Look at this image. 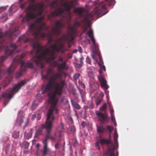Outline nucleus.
<instances>
[{
	"mask_svg": "<svg viewBox=\"0 0 156 156\" xmlns=\"http://www.w3.org/2000/svg\"><path fill=\"white\" fill-rule=\"evenodd\" d=\"M52 75L50 77L49 80L46 85L44 88H42V94H44L49 91L52 88V86H54V90L50 92L48 94L49 97V101L51 105L57 106V103L58 101V98L57 95H61L63 88L66 86V83L64 80H61L58 83H57V79H60L62 75L60 73L62 71Z\"/></svg>",
	"mask_w": 156,
	"mask_h": 156,
	"instance_id": "nucleus-3",
	"label": "nucleus"
},
{
	"mask_svg": "<svg viewBox=\"0 0 156 156\" xmlns=\"http://www.w3.org/2000/svg\"><path fill=\"white\" fill-rule=\"evenodd\" d=\"M66 35H64L62 37L59 38L58 39L55 41V43L50 46V48L52 50L51 51L49 48H47L44 50V47L41 45V44L37 42H34L32 44V46L33 48V51H31V53L32 54L34 51H35V54L36 55L40 54V55H37V57L34 58V60L35 61L36 63L38 64L37 60L40 61L41 60L43 61H47L49 58V59L54 60L56 58V56L55 55V52H58L61 51L64 47V45L62 43H59V41L62 40L64 39H66Z\"/></svg>",
	"mask_w": 156,
	"mask_h": 156,
	"instance_id": "nucleus-2",
	"label": "nucleus"
},
{
	"mask_svg": "<svg viewBox=\"0 0 156 156\" xmlns=\"http://www.w3.org/2000/svg\"><path fill=\"white\" fill-rule=\"evenodd\" d=\"M69 130H70V132L72 133L74 132L76 130L75 128V127L74 126H73L70 127L69 128Z\"/></svg>",
	"mask_w": 156,
	"mask_h": 156,
	"instance_id": "nucleus-44",
	"label": "nucleus"
},
{
	"mask_svg": "<svg viewBox=\"0 0 156 156\" xmlns=\"http://www.w3.org/2000/svg\"><path fill=\"white\" fill-rule=\"evenodd\" d=\"M64 12L65 10L63 9L60 7H58L48 15V19L51 20L54 17L61 16Z\"/></svg>",
	"mask_w": 156,
	"mask_h": 156,
	"instance_id": "nucleus-11",
	"label": "nucleus"
},
{
	"mask_svg": "<svg viewBox=\"0 0 156 156\" xmlns=\"http://www.w3.org/2000/svg\"><path fill=\"white\" fill-rule=\"evenodd\" d=\"M96 114L98 117L99 121L103 124L108 119V115L106 114H104L98 111L96 112Z\"/></svg>",
	"mask_w": 156,
	"mask_h": 156,
	"instance_id": "nucleus-14",
	"label": "nucleus"
},
{
	"mask_svg": "<svg viewBox=\"0 0 156 156\" xmlns=\"http://www.w3.org/2000/svg\"><path fill=\"white\" fill-rule=\"evenodd\" d=\"M58 112L57 106L51 105L47 112L46 120V133L45 137L42 142L45 141L48 142V139L51 140L55 139V133L53 135L51 133V130L52 128V123L56 119L57 114Z\"/></svg>",
	"mask_w": 156,
	"mask_h": 156,
	"instance_id": "nucleus-5",
	"label": "nucleus"
},
{
	"mask_svg": "<svg viewBox=\"0 0 156 156\" xmlns=\"http://www.w3.org/2000/svg\"><path fill=\"white\" fill-rule=\"evenodd\" d=\"M9 148L10 145H7L6 147L5 150L6 154H9Z\"/></svg>",
	"mask_w": 156,
	"mask_h": 156,
	"instance_id": "nucleus-39",
	"label": "nucleus"
},
{
	"mask_svg": "<svg viewBox=\"0 0 156 156\" xmlns=\"http://www.w3.org/2000/svg\"><path fill=\"white\" fill-rule=\"evenodd\" d=\"M41 112H39L37 113V120H39L41 118Z\"/></svg>",
	"mask_w": 156,
	"mask_h": 156,
	"instance_id": "nucleus-47",
	"label": "nucleus"
},
{
	"mask_svg": "<svg viewBox=\"0 0 156 156\" xmlns=\"http://www.w3.org/2000/svg\"><path fill=\"white\" fill-rule=\"evenodd\" d=\"M37 56L34 57L32 58L30 61H28L27 62L25 63L23 61H22L21 64L20 66V72H16V78H19L22 75V73H24L27 68H30L32 69L34 67V64H35L37 66L40 67L41 69L44 68V64L42 60H41L40 61L38 60V64L36 63L35 61L34 60V58H36Z\"/></svg>",
	"mask_w": 156,
	"mask_h": 156,
	"instance_id": "nucleus-6",
	"label": "nucleus"
},
{
	"mask_svg": "<svg viewBox=\"0 0 156 156\" xmlns=\"http://www.w3.org/2000/svg\"><path fill=\"white\" fill-rule=\"evenodd\" d=\"M78 50H79V52L80 53H81L82 52V48L80 47H78Z\"/></svg>",
	"mask_w": 156,
	"mask_h": 156,
	"instance_id": "nucleus-64",
	"label": "nucleus"
},
{
	"mask_svg": "<svg viewBox=\"0 0 156 156\" xmlns=\"http://www.w3.org/2000/svg\"><path fill=\"white\" fill-rule=\"evenodd\" d=\"M28 38L25 35H23L20 37L18 41L21 42L26 43L28 41Z\"/></svg>",
	"mask_w": 156,
	"mask_h": 156,
	"instance_id": "nucleus-26",
	"label": "nucleus"
},
{
	"mask_svg": "<svg viewBox=\"0 0 156 156\" xmlns=\"http://www.w3.org/2000/svg\"><path fill=\"white\" fill-rule=\"evenodd\" d=\"M63 131L62 130H59V136L60 137H61V136H62L61 133L63 132Z\"/></svg>",
	"mask_w": 156,
	"mask_h": 156,
	"instance_id": "nucleus-60",
	"label": "nucleus"
},
{
	"mask_svg": "<svg viewBox=\"0 0 156 156\" xmlns=\"http://www.w3.org/2000/svg\"><path fill=\"white\" fill-rule=\"evenodd\" d=\"M114 0H105V1L101 2L99 4L97 9V13L101 16L106 14L108 12L106 6V3L109 6L114 4Z\"/></svg>",
	"mask_w": 156,
	"mask_h": 156,
	"instance_id": "nucleus-8",
	"label": "nucleus"
},
{
	"mask_svg": "<svg viewBox=\"0 0 156 156\" xmlns=\"http://www.w3.org/2000/svg\"><path fill=\"white\" fill-rule=\"evenodd\" d=\"M99 72L100 75L99 76H101V75H103L102 74V71L101 69H100Z\"/></svg>",
	"mask_w": 156,
	"mask_h": 156,
	"instance_id": "nucleus-63",
	"label": "nucleus"
},
{
	"mask_svg": "<svg viewBox=\"0 0 156 156\" xmlns=\"http://www.w3.org/2000/svg\"><path fill=\"white\" fill-rule=\"evenodd\" d=\"M74 25L77 27H80V24L79 22H76L74 23Z\"/></svg>",
	"mask_w": 156,
	"mask_h": 156,
	"instance_id": "nucleus-53",
	"label": "nucleus"
},
{
	"mask_svg": "<svg viewBox=\"0 0 156 156\" xmlns=\"http://www.w3.org/2000/svg\"><path fill=\"white\" fill-rule=\"evenodd\" d=\"M32 136V134L30 133L25 132L24 134V137L27 139H28L30 138Z\"/></svg>",
	"mask_w": 156,
	"mask_h": 156,
	"instance_id": "nucleus-34",
	"label": "nucleus"
},
{
	"mask_svg": "<svg viewBox=\"0 0 156 156\" xmlns=\"http://www.w3.org/2000/svg\"><path fill=\"white\" fill-rule=\"evenodd\" d=\"M98 141L102 145H103L104 144H109V140L105 138H103L100 140H98Z\"/></svg>",
	"mask_w": 156,
	"mask_h": 156,
	"instance_id": "nucleus-28",
	"label": "nucleus"
},
{
	"mask_svg": "<svg viewBox=\"0 0 156 156\" xmlns=\"http://www.w3.org/2000/svg\"><path fill=\"white\" fill-rule=\"evenodd\" d=\"M106 128L110 132L112 131L113 129V127L110 126H108Z\"/></svg>",
	"mask_w": 156,
	"mask_h": 156,
	"instance_id": "nucleus-43",
	"label": "nucleus"
},
{
	"mask_svg": "<svg viewBox=\"0 0 156 156\" xmlns=\"http://www.w3.org/2000/svg\"><path fill=\"white\" fill-rule=\"evenodd\" d=\"M80 76V75L79 73H76L73 76L74 79L76 80L77 79H78Z\"/></svg>",
	"mask_w": 156,
	"mask_h": 156,
	"instance_id": "nucleus-41",
	"label": "nucleus"
},
{
	"mask_svg": "<svg viewBox=\"0 0 156 156\" xmlns=\"http://www.w3.org/2000/svg\"><path fill=\"white\" fill-rule=\"evenodd\" d=\"M18 9V7L15 5H12L9 10V15L16 12Z\"/></svg>",
	"mask_w": 156,
	"mask_h": 156,
	"instance_id": "nucleus-22",
	"label": "nucleus"
},
{
	"mask_svg": "<svg viewBox=\"0 0 156 156\" xmlns=\"http://www.w3.org/2000/svg\"><path fill=\"white\" fill-rule=\"evenodd\" d=\"M36 116V114H34L32 115L31 119L32 120H34Z\"/></svg>",
	"mask_w": 156,
	"mask_h": 156,
	"instance_id": "nucleus-57",
	"label": "nucleus"
},
{
	"mask_svg": "<svg viewBox=\"0 0 156 156\" xmlns=\"http://www.w3.org/2000/svg\"><path fill=\"white\" fill-rule=\"evenodd\" d=\"M99 95L101 97H103L104 96V94L102 92H101L100 93Z\"/></svg>",
	"mask_w": 156,
	"mask_h": 156,
	"instance_id": "nucleus-61",
	"label": "nucleus"
},
{
	"mask_svg": "<svg viewBox=\"0 0 156 156\" xmlns=\"http://www.w3.org/2000/svg\"><path fill=\"white\" fill-rule=\"evenodd\" d=\"M77 141L76 139H73V145H76L77 144Z\"/></svg>",
	"mask_w": 156,
	"mask_h": 156,
	"instance_id": "nucleus-50",
	"label": "nucleus"
},
{
	"mask_svg": "<svg viewBox=\"0 0 156 156\" xmlns=\"http://www.w3.org/2000/svg\"><path fill=\"white\" fill-rule=\"evenodd\" d=\"M12 65L10 66L8 68L3 70H0V79L4 75H10L13 73L14 70V68L12 67Z\"/></svg>",
	"mask_w": 156,
	"mask_h": 156,
	"instance_id": "nucleus-13",
	"label": "nucleus"
},
{
	"mask_svg": "<svg viewBox=\"0 0 156 156\" xmlns=\"http://www.w3.org/2000/svg\"><path fill=\"white\" fill-rule=\"evenodd\" d=\"M87 34L90 38L93 43V45L95 47H96L97 46V44L96 42V41L94 36L93 31L91 29L90 30L88 31Z\"/></svg>",
	"mask_w": 156,
	"mask_h": 156,
	"instance_id": "nucleus-20",
	"label": "nucleus"
},
{
	"mask_svg": "<svg viewBox=\"0 0 156 156\" xmlns=\"http://www.w3.org/2000/svg\"><path fill=\"white\" fill-rule=\"evenodd\" d=\"M86 125V122L83 121L82 122L81 126L83 127H84Z\"/></svg>",
	"mask_w": 156,
	"mask_h": 156,
	"instance_id": "nucleus-56",
	"label": "nucleus"
},
{
	"mask_svg": "<svg viewBox=\"0 0 156 156\" xmlns=\"http://www.w3.org/2000/svg\"><path fill=\"white\" fill-rule=\"evenodd\" d=\"M53 73V71L52 69L49 68L47 69L46 71V74L45 75H43V73H41L42 79L50 80L51 76L52 74Z\"/></svg>",
	"mask_w": 156,
	"mask_h": 156,
	"instance_id": "nucleus-17",
	"label": "nucleus"
},
{
	"mask_svg": "<svg viewBox=\"0 0 156 156\" xmlns=\"http://www.w3.org/2000/svg\"><path fill=\"white\" fill-rule=\"evenodd\" d=\"M98 78L101 83V87L107 89L108 88L109 86L107 83V82L103 75L98 76Z\"/></svg>",
	"mask_w": 156,
	"mask_h": 156,
	"instance_id": "nucleus-16",
	"label": "nucleus"
},
{
	"mask_svg": "<svg viewBox=\"0 0 156 156\" xmlns=\"http://www.w3.org/2000/svg\"><path fill=\"white\" fill-rule=\"evenodd\" d=\"M99 62H98V63H100V64H103L104 63V62L102 61V59L101 58V56L99 55Z\"/></svg>",
	"mask_w": 156,
	"mask_h": 156,
	"instance_id": "nucleus-51",
	"label": "nucleus"
},
{
	"mask_svg": "<svg viewBox=\"0 0 156 156\" xmlns=\"http://www.w3.org/2000/svg\"><path fill=\"white\" fill-rule=\"evenodd\" d=\"M107 108V104L105 103H104L103 105L99 108L100 110L103 111H104L105 112Z\"/></svg>",
	"mask_w": 156,
	"mask_h": 156,
	"instance_id": "nucleus-33",
	"label": "nucleus"
},
{
	"mask_svg": "<svg viewBox=\"0 0 156 156\" xmlns=\"http://www.w3.org/2000/svg\"><path fill=\"white\" fill-rule=\"evenodd\" d=\"M17 47L15 44L11 42L9 46L6 47L5 51V54L7 56L12 55L15 52Z\"/></svg>",
	"mask_w": 156,
	"mask_h": 156,
	"instance_id": "nucleus-12",
	"label": "nucleus"
},
{
	"mask_svg": "<svg viewBox=\"0 0 156 156\" xmlns=\"http://www.w3.org/2000/svg\"><path fill=\"white\" fill-rule=\"evenodd\" d=\"M24 119H26L24 117L21 116L17 119V122L19 124V125L21 126L23 123Z\"/></svg>",
	"mask_w": 156,
	"mask_h": 156,
	"instance_id": "nucleus-30",
	"label": "nucleus"
},
{
	"mask_svg": "<svg viewBox=\"0 0 156 156\" xmlns=\"http://www.w3.org/2000/svg\"><path fill=\"white\" fill-rule=\"evenodd\" d=\"M12 136L13 138H16L18 137V134L16 132H13L12 133Z\"/></svg>",
	"mask_w": 156,
	"mask_h": 156,
	"instance_id": "nucleus-40",
	"label": "nucleus"
},
{
	"mask_svg": "<svg viewBox=\"0 0 156 156\" xmlns=\"http://www.w3.org/2000/svg\"><path fill=\"white\" fill-rule=\"evenodd\" d=\"M97 131L99 133H103L107 131L106 127H104L102 126H97Z\"/></svg>",
	"mask_w": 156,
	"mask_h": 156,
	"instance_id": "nucleus-23",
	"label": "nucleus"
},
{
	"mask_svg": "<svg viewBox=\"0 0 156 156\" xmlns=\"http://www.w3.org/2000/svg\"><path fill=\"white\" fill-rule=\"evenodd\" d=\"M74 12L77 13L79 15L81 16L83 12V10L80 8H77L74 10Z\"/></svg>",
	"mask_w": 156,
	"mask_h": 156,
	"instance_id": "nucleus-31",
	"label": "nucleus"
},
{
	"mask_svg": "<svg viewBox=\"0 0 156 156\" xmlns=\"http://www.w3.org/2000/svg\"><path fill=\"white\" fill-rule=\"evenodd\" d=\"M55 25L56 27L52 28L51 32H49L47 34L42 33L41 32L43 30H46L48 27L45 26V24L43 21L42 18H39L36 20L34 23L30 25L29 28L35 39H43L46 37L48 38V43L51 44L54 40L53 36L57 37L61 34V31L60 28L62 27L63 26L60 21H56Z\"/></svg>",
	"mask_w": 156,
	"mask_h": 156,
	"instance_id": "nucleus-1",
	"label": "nucleus"
},
{
	"mask_svg": "<svg viewBox=\"0 0 156 156\" xmlns=\"http://www.w3.org/2000/svg\"><path fill=\"white\" fill-rule=\"evenodd\" d=\"M69 30L70 31V34L71 35L75 32V30L73 27H71L69 29Z\"/></svg>",
	"mask_w": 156,
	"mask_h": 156,
	"instance_id": "nucleus-38",
	"label": "nucleus"
},
{
	"mask_svg": "<svg viewBox=\"0 0 156 156\" xmlns=\"http://www.w3.org/2000/svg\"><path fill=\"white\" fill-rule=\"evenodd\" d=\"M111 120L112 122L114 123L115 125H116V123H115V118L114 116V115H111Z\"/></svg>",
	"mask_w": 156,
	"mask_h": 156,
	"instance_id": "nucleus-45",
	"label": "nucleus"
},
{
	"mask_svg": "<svg viewBox=\"0 0 156 156\" xmlns=\"http://www.w3.org/2000/svg\"><path fill=\"white\" fill-rule=\"evenodd\" d=\"M102 101V99H98L97 100L95 101V104L97 105V107L98 106L100 105Z\"/></svg>",
	"mask_w": 156,
	"mask_h": 156,
	"instance_id": "nucleus-37",
	"label": "nucleus"
},
{
	"mask_svg": "<svg viewBox=\"0 0 156 156\" xmlns=\"http://www.w3.org/2000/svg\"><path fill=\"white\" fill-rule=\"evenodd\" d=\"M75 64H76V67H77L78 68H80L82 66V65L80 63V64L77 63H75Z\"/></svg>",
	"mask_w": 156,
	"mask_h": 156,
	"instance_id": "nucleus-49",
	"label": "nucleus"
},
{
	"mask_svg": "<svg viewBox=\"0 0 156 156\" xmlns=\"http://www.w3.org/2000/svg\"><path fill=\"white\" fill-rule=\"evenodd\" d=\"M89 105V107L91 109H93L94 107V105L92 101H91Z\"/></svg>",
	"mask_w": 156,
	"mask_h": 156,
	"instance_id": "nucleus-48",
	"label": "nucleus"
},
{
	"mask_svg": "<svg viewBox=\"0 0 156 156\" xmlns=\"http://www.w3.org/2000/svg\"><path fill=\"white\" fill-rule=\"evenodd\" d=\"M71 102L72 105L74 108L77 109H79L80 108V105L76 101L71 100Z\"/></svg>",
	"mask_w": 156,
	"mask_h": 156,
	"instance_id": "nucleus-29",
	"label": "nucleus"
},
{
	"mask_svg": "<svg viewBox=\"0 0 156 156\" xmlns=\"http://www.w3.org/2000/svg\"><path fill=\"white\" fill-rule=\"evenodd\" d=\"M118 137V135L116 131H115L114 134V141L115 144H118V142L117 140V138Z\"/></svg>",
	"mask_w": 156,
	"mask_h": 156,
	"instance_id": "nucleus-32",
	"label": "nucleus"
},
{
	"mask_svg": "<svg viewBox=\"0 0 156 156\" xmlns=\"http://www.w3.org/2000/svg\"><path fill=\"white\" fill-rule=\"evenodd\" d=\"M26 56V55L24 54H23L20 55V58H23Z\"/></svg>",
	"mask_w": 156,
	"mask_h": 156,
	"instance_id": "nucleus-59",
	"label": "nucleus"
},
{
	"mask_svg": "<svg viewBox=\"0 0 156 156\" xmlns=\"http://www.w3.org/2000/svg\"><path fill=\"white\" fill-rule=\"evenodd\" d=\"M62 6L65 8V10L67 12H69L71 8L74 7L73 2H71L69 3H68L67 2H64Z\"/></svg>",
	"mask_w": 156,
	"mask_h": 156,
	"instance_id": "nucleus-18",
	"label": "nucleus"
},
{
	"mask_svg": "<svg viewBox=\"0 0 156 156\" xmlns=\"http://www.w3.org/2000/svg\"><path fill=\"white\" fill-rule=\"evenodd\" d=\"M111 115H113L114 110L113 108H110L109 109Z\"/></svg>",
	"mask_w": 156,
	"mask_h": 156,
	"instance_id": "nucleus-55",
	"label": "nucleus"
},
{
	"mask_svg": "<svg viewBox=\"0 0 156 156\" xmlns=\"http://www.w3.org/2000/svg\"><path fill=\"white\" fill-rule=\"evenodd\" d=\"M24 0H19V2H21ZM37 0H27L23 3L21 4L20 8L21 9H25L28 5L26 9L27 11L26 16L23 18L22 22L25 23L28 22L30 19L35 18L37 15H41L43 11L44 4L39 3L37 5L34 4Z\"/></svg>",
	"mask_w": 156,
	"mask_h": 156,
	"instance_id": "nucleus-4",
	"label": "nucleus"
},
{
	"mask_svg": "<svg viewBox=\"0 0 156 156\" xmlns=\"http://www.w3.org/2000/svg\"><path fill=\"white\" fill-rule=\"evenodd\" d=\"M43 144V149L42 151V156L46 155L50 156L51 154V151L49 148L48 147V143L45 141L42 142Z\"/></svg>",
	"mask_w": 156,
	"mask_h": 156,
	"instance_id": "nucleus-15",
	"label": "nucleus"
},
{
	"mask_svg": "<svg viewBox=\"0 0 156 156\" xmlns=\"http://www.w3.org/2000/svg\"><path fill=\"white\" fill-rule=\"evenodd\" d=\"M83 58L81 57L80 59V63L81 64L83 65Z\"/></svg>",
	"mask_w": 156,
	"mask_h": 156,
	"instance_id": "nucleus-58",
	"label": "nucleus"
},
{
	"mask_svg": "<svg viewBox=\"0 0 156 156\" xmlns=\"http://www.w3.org/2000/svg\"><path fill=\"white\" fill-rule=\"evenodd\" d=\"M98 65L100 67V69H101L102 70H103L105 71L106 69L105 66H103V64H100V63H99Z\"/></svg>",
	"mask_w": 156,
	"mask_h": 156,
	"instance_id": "nucleus-42",
	"label": "nucleus"
},
{
	"mask_svg": "<svg viewBox=\"0 0 156 156\" xmlns=\"http://www.w3.org/2000/svg\"><path fill=\"white\" fill-rule=\"evenodd\" d=\"M100 143V142H99V141H98H98L95 143V146L99 150L100 149V147L99 145V144Z\"/></svg>",
	"mask_w": 156,
	"mask_h": 156,
	"instance_id": "nucleus-46",
	"label": "nucleus"
},
{
	"mask_svg": "<svg viewBox=\"0 0 156 156\" xmlns=\"http://www.w3.org/2000/svg\"><path fill=\"white\" fill-rule=\"evenodd\" d=\"M89 107L88 106H86V105L84 106H83V108L84 109V110H86L88 109Z\"/></svg>",
	"mask_w": 156,
	"mask_h": 156,
	"instance_id": "nucleus-62",
	"label": "nucleus"
},
{
	"mask_svg": "<svg viewBox=\"0 0 156 156\" xmlns=\"http://www.w3.org/2000/svg\"><path fill=\"white\" fill-rule=\"evenodd\" d=\"M52 64L54 67H57L58 70L61 72L66 68V61H63V58L59 56L58 57V61H54Z\"/></svg>",
	"mask_w": 156,
	"mask_h": 156,
	"instance_id": "nucleus-10",
	"label": "nucleus"
},
{
	"mask_svg": "<svg viewBox=\"0 0 156 156\" xmlns=\"http://www.w3.org/2000/svg\"><path fill=\"white\" fill-rule=\"evenodd\" d=\"M93 46L94 47L95 49L92 51V58L95 60H96L95 58V55H98L99 57V55H100L99 51L98 50V46L97 45V46L95 47L93 45Z\"/></svg>",
	"mask_w": 156,
	"mask_h": 156,
	"instance_id": "nucleus-21",
	"label": "nucleus"
},
{
	"mask_svg": "<svg viewBox=\"0 0 156 156\" xmlns=\"http://www.w3.org/2000/svg\"><path fill=\"white\" fill-rule=\"evenodd\" d=\"M93 17V12L87 13L85 17L83 18V20L87 22L89 21L90 19L92 18Z\"/></svg>",
	"mask_w": 156,
	"mask_h": 156,
	"instance_id": "nucleus-24",
	"label": "nucleus"
},
{
	"mask_svg": "<svg viewBox=\"0 0 156 156\" xmlns=\"http://www.w3.org/2000/svg\"><path fill=\"white\" fill-rule=\"evenodd\" d=\"M27 83V81L24 80H22L17 84L15 85L12 88L9 89L6 92L3 93L2 94V96L7 98H11L16 93L19 91L21 87L26 84Z\"/></svg>",
	"mask_w": 156,
	"mask_h": 156,
	"instance_id": "nucleus-7",
	"label": "nucleus"
},
{
	"mask_svg": "<svg viewBox=\"0 0 156 156\" xmlns=\"http://www.w3.org/2000/svg\"><path fill=\"white\" fill-rule=\"evenodd\" d=\"M2 17L3 21H5L8 19V15L6 13H4L3 14Z\"/></svg>",
	"mask_w": 156,
	"mask_h": 156,
	"instance_id": "nucleus-36",
	"label": "nucleus"
},
{
	"mask_svg": "<svg viewBox=\"0 0 156 156\" xmlns=\"http://www.w3.org/2000/svg\"><path fill=\"white\" fill-rule=\"evenodd\" d=\"M61 139H59L58 140V141L56 144L55 145V147L56 149H58L61 146V143L60 142L61 141Z\"/></svg>",
	"mask_w": 156,
	"mask_h": 156,
	"instance_id": "nucleus-35",
	"label": "nucleus"
},
{
	"mask_svg": "<svg viewBox=\"0 0 156 156\" xmlns=\"http://www.w3.org/2000/svg\"><path fill=\"white\" fill-rule=\"evenodd\" d=\"M44 128L46 129V122L44 124H41L40 127L36 130L35 135V137H37L41 135L42 133L43 129Z\"/></svg>",
	"mask_w": 156,
	"mask_h": 156,
	"instance_id": "nucleus-19",
	"label": "nucleus"
},
{
	"mask_svg": "<svg viewBox=\"0 0 156 156\" xmlns=\"http://www.w3.org/2000/svg\"><path fill=\"white\" fill-rule=\"evenodd\" d=\"M114 147L111 148H108V150L106 152L107 155H109L110 156H115V154L114 152Z\"/></svg>",
	"mask_w": 156,
	"mask_h": 156,
	"instance_id": "nucleus-25",
	"label": "nucleus"
},
{
	"mask_svg": "<svg viewBox=\"0 0 156 156\" xmlns=\"http://www.w3.org/2000/svg\"><path fill=\"white\" fill-rule=\"evenodd\" d=\"M51 7L56 9L59 6V3L57 0H55L52 2L50 4Z\"/></svg>",
	"mask_w": 156,
	"mask_h": 156,
	"instance_id": "nucleus-27",
	"label": "nucleus"
},
{
	"mask_svg": "<svg viewBox=\"0 0 156 156\" xmlns=\"http://www.w3.org/2000/svg\"><path fill=\"white\" fill-rule=\"evenodd\" d=\"M5 7H0V12H1L5 10Z\"/></svg>",
	"mask_w": 156,
	"mask_h": 156,
	"instance_id": "nucleus-54",
	"label": "nucleus"
},
{
	"mask_svg": "<svg viewBox=\"0 0 156 156\" xmlns=\"http://www.w3.org/2000/svg\"><path fill=\"white\" fill-rule=\"evenodd\" d=\"M19 30V27H16L13 29L9 30L4 33H0V40H3L5 37L9 38L11 41L13 39V37L15 36V32Z\"/></svg>",
	"mask_w": 156,
	"mask_h": 156,
	"instance_id": "nucleus-9",
	"label": "nucleus"
},
{
	"mask_svg": "<svg viewBox=\"0 0 156 156\" xmlns=\"http://www.w3.org/2000/svg\"><path fill=\"white\" fill-rule=\"evenodd\" d=\"M86 60L87 63L89 64H91L90 61L89 57H87L86 58Z\"/></svg>",
	"mask_w": 156,
	"mask_h": 156,
	"instance_id": "nucleus-52",
	"label": "nucleus"
}]
</instances>
